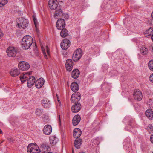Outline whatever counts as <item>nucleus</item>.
I'll list each match as a JSON object with an SVG mask.
<instances>
[{
  "mask_svg": "<svg viewBox=\"0 0 153 153\" xmlns=\"http://www.w3.org/2000/svg\"><path fill=\"white\" fill-rule=\"evenodd\" d=\"M20 74L19 70L17 68H12L10 71V75L13 77H16Z\"/></svg>",
  "mask_w": 153,
  "mask_h": 153,
  "instance_id": "2eb2a0df",
  "label": "nucleus"
},
{
  "mask_svg": "<svg viewBox=\"0 0 153 153\" xmlns=\"http://www.w3.org/2000/svg\"><path fill=\"white\" fill-rule=\"evenodd\" d=\"M17 26L21 29H25L28 26L29 21L28 20L23 17L18 19L17 20Z\"/></svg>",
  "mask_w": 153,
  "mask_h": 153,
  "instance_id": "f03ea898",
  "label": "nucleus"
},
{
  "mask_svg": "<svg viewBox=\"0 0 153 153\" xmlns=\"http://www.w3.org/2000/svg\"><path fill=\"white\" fill-rule=\"evenodd\" d=\"M79 153H85L84 152H80Z\"/></svg>",
  "mask_w": 153,
  "mask_h": 153,
  "instance_id": "864d4df0",
  "label": "nucleus"
},
{
  "mask_svg": "<svg viewBox=\"0 0 153 153\" xmlns=\"http://www.w3.org/2000/svg\"><path fill=\"white\" fill-rule=\"evenodd\" d=\"M18 67L20 69L25 71L28 70L30 68V65L26 62L20 61L19 63Z\"/></svg>",
  "mask_w": 153,
  "mask_h": 153,
  "instance_id": "39448f33",
  "label": "nucleus"
},
{
  "mask_svg": "<svg viewBox=\"0 0 153 153\" xmlns=\"http://www.w3.org/2000/svg\"><path fill=\"white\" fill-rule=\"evenodd\" d=\"M31 72H27L25 74L23 73V74L20 76V79L22 83H24L27 78L30 77V75L31 74Z\"/></svg>",
  "mask_w": 153,
  "mask_h": 153,
  "instance_id": "dca6fc26",
  "label": "nucleus"
},
{
  "mask_svg": "<svg viewBox=\"0 0 153 153\" xmlns=\"http://www.w3.org/2000/svg\"><path fill=\"white\" fill-rule=\"evenodd\" d=\"M41 146L45 151H50V147L48 144L44 143Z\"/></svg>",
  "mask_w": 153,
  "mask_h": 153,
  "instance_id": "7c9ffc66",
  "label": "nucleus"
},
{
  "mask_svg": "<svg viewBox=\"0 0 153 153\" xmlns=\"http://www.w3.org/2000/svg\"><path fill=\"white\" fill-rule=\"evenodd\" d=\"M148 67L149 69L153 71V60H152L149 62Z\"/></svg>",
  "mask_w": 153,
  "mask_h": 153,
  "instance_id": "473e14b6",
  "label": "nucleus"
},
{
  "mask_svg": "<svg viewBox=\"0 0 153 153\" xmlns=\"http://www.w3.org/2000/svg\"><path fill=\"white\" fill-rule=\"evenodd\" d=\"M150 140L151 141V142L153 144V135H152L151 136L150 138Z\"/></svg>",
  "mask_w": 153,
  "mask_h": 153,
  "instance_id": "79ce46f5",
  "label": "nucleus"
},
{
  "mask_svg": "<svg viewBox=\"0 0 153 153\" xmlns=\"http://www.w3.org/2000/svg\"><path fill=\"white\" fill-rule=\"evenodd\" d=\"M153 30L152 28H150L148 30H146L145 32V36L146 37L147 36H151L152 34L150 33V32L153 33Z\"/></svg>",
  "mask_w": 153,
  "mask_h": 153,
  "instance_id": "2f4dec72",
  "label": "nucleus"
},
{
  "mask_svg": "<svg viewBox=\"0 0 153 153\" xmlns=\"http://www.w3.org/2000/svg\"><path fill=\"white\" fill-rule=\"evenodd\" d=\"M147 104L150 108H153V100H149L147 102Z\"/></svg>",
  "mask_w": 153,
  "mask_h": 153,
  "instance_id": "72a5a7b5",
  "label": "nucleus"
},
{
  "mask_svg": "<svg viewBox=\"0 0 153 153\" xmlns=\"http://www.w3.org/2000/svg\"><path fill=\"white\" fill-rule=\"evenodd\" d=\"M52 131V128L50 125H46L43 128V132L47 135H50Z\"/></svg>",
  "mask_w": 153,
  "mask_h": 153,
  "instance_id": "f8f14e48",
  "label": "nucleus"
},
{
  "mask_svg": "<svg viewBox=\"0 0 153 153\" xmlns=\"http://www.w3.org/2000/svg\"><path fill=\"white\" fill-rule=\"evenodd\" d=\"M140 52L142 55H146L148 53V50L146 47L145 46H143L140 48Z\"/></svg>",
  "mask_w": 153,
  "mask_h": 153,
  "instance_id": "cd10ccee",
  "label": "nucleus"
},
{
  "mask_svg": "<svg viewBox=\"0 0 153 153\" xmlns=\"http://www.w3.org/2000/svg\"><path fill=\"white\" fill-rule=\"evenodd\" d=\"M58 140V138L55 136H51L50 137V143L52 146L56 145Z\"/></svg>",
  "mask_w": 153,
  "mask_h": 153,
  "instance_id": "412c9836",
  "label": "nucleus"
},
{
  "mask_svg": "<svg viewBox=\"0 0 153 153\" xmlns=\"http://www.w3.org/2000/svg\"><path fill=\"white\" fill-rule=\"evenodd\" d=\"M3 35V34L1 32V29H0V38L2 37Z\"/></svg>",
  "mask_w": 153,
  "mask_h": 153,
  "instance_id": "37998d69",
  "label": "nucleus"
},
{
  "mask_svg": "<svg viewBox=\"0 0 153 153\" xmlns=\"http://www.w3.org/2000/svg\"><path fill=\"white\" fill-rule=\"evenodd\" d=\"M16 54V51L13 47L10 46V57H14Z\"/></svg>",
  "mask_w": 153,
  "mask_h": 153,
  "instance_id": "bb28decb",
  "label": "nucleus"
},
{
  "mask_svg": "<svg viewBox=\"0 0 153 153\" xmlns=\"http://www.w3.org/2000/svg\"><path fill=\"white\" fill-rule=\"evenodd\" d=\"M35 79L33 76L29 77L27 80V86L30 88L35 83Z\"/></svg>",
  "mask_w": 153,
  "mask_h": 153,
  "instance_id": "f3484780",
  "label": "nucleus"
},
{
  "mask_svg": "<svg viewBox=\"0 0 153 153\" xmlns=\"http://www.w3.org/2000/svg\"><path fill=\"white\" fill-rule=\"evenodd\" d=\"M63 14V12L62 10L60 8H58L55 11L54 16L56 18L57 17L60 16Z\"/></svg>",
  "mask_w": 153,
  "mask_h": 153,
  "instance_id": "393cba45",
  "label": "nucleus"
},
{
  "mask_svg": "<svg viewBox=\"0 0 153 153\" xmlns=\"http://www.w3.org/2000/svg\"><path fill=\"white\" fill-rule=\"evenodd\" d=\"M2 133V130L0 129V134Z\"/></svg>",
  "mask_w": 153,
  "mask_h": 153,
  "instance_id": "8fccbe9b",
  "label": "nucleus"
},
{
  "mask_svg": "<svg viewBox=\"0 0 153 153\" xmlns=\"http://www.w3.org/2000/svg\"><path fill=\"white\" fill-rule=\"evenodd\" d=\"M82 134V132L80 129L78 128H75L73 131V136L76 139L79 137Z\"/></svg>",
  "mask_w": 153,
  "mask_h": 153,
  "instance_id": "aec40b11",
  "label": "nucleus"
},
{
  "mask_svg": "<svg viewBox=\"0 0 153 153\" xmlns=\"http://www.w3.org/2000/svg\"><path fill=\"white\" fill-rule=\"evenodd\" d=\"M147 128L148 130L150 129L151 131H153V127L151 125H149Z\"/></svg>",
  "mask_w": 153,
  "mask_h": 153,
  "instance_id": "4c0bfd02",
  "label": "nucleus"
},
{
  "mask_svg": "<svg viewBox=\"0 0 153 153\" xmlns=\"http://www.w3.org/2000/svg\"><path fill=\"white\" fill-rule=\"evenodd\" d=\"M152 153H153V152Z\"/></svg>",
  "mask_w": 153,
  "mask_h": 153,
  "instance_id": "5fc2aeb1",
  "label": "nucleus"
},
{
  "mask_svg": "<svg viewBox=\"0 0 153 153\" xmlns=\"http://www.w3.org/2000/svg\"><path fill=\"white\" fill-rule=\"evenodd\" d=\"M73 62L72 59H67L66 62L65 67L67 71H70L73 68Z\"/></svg>",
  "mask_w": 153,
  "mask_h": 153,
  "instance_id": "1a4fd4ad",
  "label": "nucleus"
},
{
  "mask_svg": "<svg viewBox=\"0 0 153 153\" xmlns=\"http://www.w3.org/2000/svg\"><path fill=\"white\" fill-rule=\"evenodd\" d=\"M28 153H40L38 146L33 143L29 144L27 147Z\"/></svg>",
  "mask_w": 153,
  "mask_h": 153,
  "instance_id": "7ed1b4c3",
  "label": "nucleus"
},
{
  "mask_svg": "<svg viewBox=\"0 0 153 153\" xmlns=\"http://www.w3.org/2000/svg\"><path fill=\"white\" fill-rule=\"evenodd\" d=\"M149 79L150 81L153 82V73L150 75L149 77Z\"/></svg>",
  "mask_w": 153,
  "mask_h": 153,
  "instance_id": "58836bf2",
  "label": "nucleus"
},
{
  "mask_svg": "<svg viewBox=\"0 0 153 153\" xmlns=\"http://www.w3.org/2000/svg\"><path fill=\"white\" fill-rule=\"evenodd\" d=\"M43 110L42 109L39 108L36 109L35 113L37 115L39 116L42 114Z\"/></svg>",
  "mask_w": 153,
  "mask_h": 153,
  "instance_id": "c756f323",
  "label": "nucleus"
},
{
  "mask_svg": "<svg viewBox=\"0 0 153 153\" xmlns=\"http://www.w3.org/2000/svg\"><path fill=\"white\" fill-rule=\"evenodd\" d=\"M80 75V72L79 70L77 69H74L72 71L71 77L74 79H77Z\"/></svg>",
  "mask_w": 153,
  "mask_h": 153,
  "instance_id": "6ab92c4d",
  "label": "nucleus"
},
{
  "mask_svg": "<svg viewBox=\"0 0 153 153\" xmlns=\"http://www.w3.org/2000/svg\"><path fill=\"white\" fill-rule=\"evenodd\" d=\"M61 30H62L60 33V35L61 37H65L68 35V31L66 29L63 28Z\"/></svg>",
  "mask_w": 153,
  "mask_h": 153,
  "instance_id": "c85d7f7f",
  "label": "nucleus"
},
{
  "mask_svg": "<svg viewBox=\"0 0 153 153\" xmlns=\"http://www.w3.org/2000/svg\"><path fill=\"white\" fill-rule=\"evenodd\" d=\"M96 141V140H93V141Z\"/></svg>",
  "mask_w": 153,
  "mask_h": 153,
  "instance_id": "603ef678",
  "label": "nucleus"
},
{
  "mask_svg": "<svg viewBox=\"0 0 153 153\" xmlns=\"http://www.w3.org/2000/svg\"><path fill=\"white\" fill-rule=\"evenodd\" d=\"M133 95L134 99L138 101H140L143 98L142 93L139 90H135L133 93Z\"/></svg>",
  "mask_w": 153,
  "mask_h": 153,
  "instance_id": "0eeeda50",
  "label": "nucleus"
},
{
  "mask_svg": "<svg viewBox=\"0 0 153 153\" xmlns=\"http://www.w3.org/2000/svg\"><path fill=\"white\" fill-rule=\"evenodd\" d=\"M6 52L8 56H9V54H10V46H9L6 50Z\"/></svg>",
  "mask_w": 153,
  "mask_h": 153,
  "instance_id": "a19ab883",
  "label": "nucleus"
},
{
  "mask_svg": "<svg viewBox=\"0 0 153 153\" xmlns=\"http://www.w3.org/2000/svg\"><path fill=\"white\" fill-rule=\"evenodd\" d=\"M81 120L80 116L79 115L75 116L72 120V123L74 126H76L79 123Z\"/></svg>",
  "mask_w": 153,
  "mask_h": 153,
  "instance_id": "a211bd4d",
  "label": "nucleus"
},
{
  "mask_svg": "<svg viewBox=\"0 0 153 153\" xmlns=\"http://www.w3.org/2000/svg\"><path fill=\"white\" fill-rule=\"evenodd\" d=\"M151 16L152 17V19L153 20V11L152 12V14H151Z\"/></svg>",
  "mask_w": 153,
  "mask_h": 153,
  "instance_id": "de8ad7c7",
  "label": "nucleus"
},
{
  "mask_svg": "<svg viewBox=\"0 0 153 153\" xmlns=\"http://www.w3.org/2000/svg\"><path fill=\"white\" fill-rule=\"evenodd\" d=\"M71 88L74 92L77 91L79 89L78 84L76 82L72 83L71 85Z\"/></svg>",
  "mask_w": 153,
  "mask_h": 153,
  "instance_id": "5701e85b",
  "label": "nucleus"
},
{
  "mask_svg": "<svg viewBox=\"0 0 153 153\" xmlns=\"http://www.w3.org/2000/svg\"><path fill=\"white\" fill-rule=\"evenodd\" d=\"M150 49L151 51H153V46H151L150 48Z\"/></svg>",
  "mask_w": 153,
  "mask_h": 153,
  "instance_id": "c03bdc74",
  "label": "nucleus"
},
{
  "mask_svg": "<svg viewBox=\"0 0 153 153\" xmlns=\"http://www.w3.org/2000/svg\"><path fill=\"white\" fill-rule=\"evenodd\" d=\"M145 115L149 119H152L153 117V112L151 109H147L145 112Z\"/></svg>",
  "mask_w": 153,
  "mask_h": 153,
  "instance_id": "b1692460",
  "label": "nucleus"
},
{
  "mask_svg": "<svg viewBox=\"0 0 153 153\" xmlns=\"http://www.w3.org/2000/svg\"><path fill=\"white\" fill-rule=\"evenodd\" d=\"M58 117L59 118V123H60V122H61V120H60V115H59L58 116Z\"/></svg>",
  "mask_w": 153,
  "mask_h": 153,
  "instance_id": "49530a36",
  "label": "nucleus"
},
{
  "mask_svg": "<svg viewBox=\"0 0 153 153\" xmlns=\"http://www.w3.org/2000/svg\"><path fill=\"white\" fill-rule=\"evenodd\" d=\"M70 41L67 39H64L60 44L61 48L63 50H66L70 45Z\"/></svg>",
  "mask_w": 153,
  "mask_h": 153,
  "instance_id": "9d476101",
  "label": "nucleus"
},
{
  "mask_svg": "<svg viewBox=\"0 0 153 153\" xmlns=\"http://www.w3.org/2000/svg\"><path fill=\"white\" fill-rule=\"evenodd\" d=\"M1 3L3 6L6 4L8 2L7 0H1Z\"/></svg>",
  "mask_w": 153,
  "mask_h": 153,
  "instance_id": "e433bc0d",
  "label": "nucleus"
},
{
  "mask_svg": "<svg viewBox=\"0 0 153 153\" xmlns=\"http://www.w3.org/2000/svg\"><path fill=\"white\" fill-rule=\"evenodd\" d=\"M1 2V0H0V7H2L3 6Z\"/></svg>",
  "mask_w": 153,
  "mask_h": 153,
  "instance_id": "a18cd8bd",
  "label": "nucleus"
},
{
  "mask_svg": "<svg viewBox=\"0 0 153 153\" xmlns=\"http://www.w3.org/2000/svg\"><path fill=\"white\" fill-rule=\"evenodd\" d=\"M33 42V39L29 35L25 36L22 39L21 45L23 49H27Z\"/></svg>",
  "mask_w": 153,
  "mask_h": 153,
  "instance_id": "f257e3e1",
  "label": "nucleus"
},
{
  "mask_svg": "<svg viewBox=\"0 0 153 153\" xmlns=\"http://www.w3.org/2000/svg\"><path fill=\"white\" fill-rule=\"evenodd\" d=\"M151 38H152V40L153 41V34L152 35V36H151Z\"/></svg>",
  "mask_w": 153,
  "mask_h": 153,
  "instance_id": "3c124183",
  "label": "nucleus"
},
{
  "mask_svg": "<svg viewBox=\"0 0 153 153\" xmlns=\"http://www.w3.org/2000/svg\"><path fill=\"white\" fill-rule=\"evenodd\" d=\"M42 52L44 54V57L46 59H47V56L46 54V53L44 49V48L42 47Z\"/></svg>",
  "mask_w": 153,
  "mask_h": 153,
  "instance_id": "c9c22d12",
  "label": "nucleus"
},
{
  "mask_svg": "<svg viewBox=\"0 0 153 153\" xmlns=\"http://www.w3.org/2000/svg\"><path fill=\"white\" fill-rule=\"evenodd\" d=\"M56 97H57V99H58V97H58V96L57 94H56ZM58 101L59 102V100L58 99Z\"/></svg>",
  "mask_w": 153,
  "mask_h": 153,
  "instance_id": "09e8293b",
  "label": "nucleus"
},
{
  "mask_svg": "<svg viewBox=\"0 0 153 153\" xmlns=\"http://www.w3.org/2000/svg\"><path fill=\"white\" fill-rule=\"evenodd\" d=\"M42 104L43 106L45 108H48L51 105L50 100L47 99H43L42 101Z\"/></svg>",
  "mask_w": 153,
  "mask_h": 153,
  "instance_id": "4be33fe9",
  "label": "nucleus"
},
{
  "mask_svg": "<svg viewBox=\"0 0 153 153\" xmlns=\"http://www.w3.org/2000/svg\"><path fill=\"white\" fill-rule=\"evenodd\" d=\"M44 83V80L43 78H40L35 82V85L38 88H41Z\"/></svg>",
  "mask_w": 153,
  "mask_h": 153,
  "instance_id": "ddd939ff",
  "label": "nucleus"
},
{
  "mask_svg": "<svg viewBox=\"0 0 153 153\" xmlns=\"http://www.w3.org/2000/svg\"><path fill=\"white\" fill-rule=\"evenodd\" d=\"M73 153H74V152H73Z\"/></svg>",
  "mask_w": 153,
  "mask_h": 153,
  "instance_id": "6e6d98bb",
  "label": "nucleus"
},
{
  "mask_svg": "<svg viewBox=\"0 0 153 153\" xmlns=\"http://www.w3.org/2000/svg\"><path fill=\"white\" fill-rule=\"evenodd\" d=\"M82 140L79 138L76 139L74 142V144L75 147L77 149L80 148L82 144Z\"/></svg>",
  "mask_w": 153,
  "mask_h": 153,
  "instance_id": "a878e982",
  "label": "nucleus"
},
{
  "mask_svg": "<svg viewBox=\"0 0 153 153\" xmlns=\"http://www.w3.org/2000/svg\"><path fill=\"white\" fill-rule=\"evenodd\" d=\"M33 18L34 21L35 27L36 28L38 26V22H37V20H36V17H35L34 16H33Z\"/></svg>",
  "mask_w": 153,
  "mask_h": 153,
  "instance_id": "f704fd0d",
  "label": "nucleus"
},
{
  "mask_svg": "<svg viewBox=\"0 0 153 153\" xmlns=\"http://www.w3.org/2000/svg\"><path fill=\"white\" fill-rule=\"evenodd\" d=\"M82 54V50L80 48L76 49L74 52L72 56V59L74 61L79 60Z\"/></svg>",
  "mask_w": 153,
  "mask_h": 153,
  "instance_id": "20e7f679",
  "label": "nucleus"
},
{
  "mask_svg": "<svg viewBox=\"0 0 153 153\" xmlns=\"http://www.w3.org/2000/svg\"><path fill=\"white\" fill-rule=\"evenodd\" d=\"M48 6L51 9H55L58 6L57 0H49L48 1Z\"/></svg>",
  "mask_w": 153,
  "mask_h": 153,
  "instance_id": "9b49d317",
  "label": "nucleus"
},
{
  "mask_svg": "<svg viewBox=\"0 0 153 153\" xmlns=\"http://www.w3.org/2000/svg\"><path fill=\"white\" fill-rule=\"evenodd\" d=\"M81 107V106L80 103L75 104L71 107V111L73 112L77 113L80 111Z\"/></svg>",
  "mask_w": 153,
  "mask_h": 153,
  "instance_id": "4468645a",
  "label": "nucleus"
},
{
  "mask_svg": "<svg viewBox=\"0 0 153 153\" xmlns=\"http://www.w3.org/2000/svg\"><path fill=\"white\" fill-rule=\"evenodd\" d=\"M46 52H47V54L48 55H49V53H50L49 50V48H48V47L47 46H46Z\"/></svg>",
  "mask_w": 153,
  "mask_h": 153,
  "instance_id": "ea45409f",
  "label": "nucleus"
},
{
  "mask_svg": "<svg viewBox=\"0 0 153 153\" xmlns=\"http://www.w3.org/2000/svg\"><path fill=\"white\" fill-rule=\"evenodd\" d=\"M56 26L58 30H61L65 26V22L64 19H59L57 21Z\"/></svg>",
  "mask_w": 153,
  "mask_h": 153,
  "instance_id": "6e6552de",
  "label": "nucleus"
},
{
  "mask_svg": "<svg viewBox=\"0 0 153 153\" xmlns=\"http://www.w3.org/2000/svg\"><path fill=\"white\" fill-rule=\"evenodd\" d=\"M81 99V94L79 92L73 94L71 97V100L72 102L75 104L79 103Z\"/></svg>",
  "mask_w": 153,
  "mask_h": 153,
  "instance_id": "423d86ee",
  "label": "nucleus"
}]
</instances>
